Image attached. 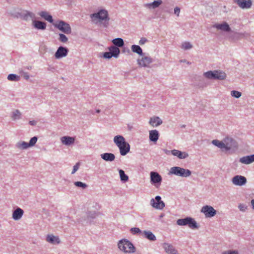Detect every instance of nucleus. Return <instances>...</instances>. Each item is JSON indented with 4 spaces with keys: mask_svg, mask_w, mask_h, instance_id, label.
Segmentation results:
<instances>
[{
    "mask_svg": "<svg viewBox=\"0 0 254 254\" xmlns=\"http://www.w3.org/2000/svg\"><path fill=\"white\" fill-rule=\"evenodd\" d=\"M91 17L93 21L99 22L105 27H107L109 25L110 18L108 16V11L105 9H101L98 12L91 14Z\"/></svg>",
    "mask_w": 254,
    "mask_h": 254,
    "instance_id": "nucleus-1",
    "label": "nucleus"
},
{
    "mask_svg": "<svg viewBox=\"0 0 254 254\" xmlns=\"http://www.w3.org/2000/svg\"><path fill=\"white\" fill-rule=\"evenodd\" d=\"M114 141L120 149L122 155L125 156L130 150L129 144L126 141L125 138L122 135H117L114 138Z\"/></svg>",
    "mask_w": 254,
    "mask_h": 254,
    "instance_id": "nucleus-2",
    "label": "nucleus"
},
{
    "mask_svg": "<svg viewBox=\"0 0 254 254\" xmlns=\"http://www.w3.org/2000/svg\"><path fill=\"white\" fill-rule=\"evenodd\" d=\"M234 143V140L232 139L227 138L224 140V142L220 141L218 140H213L212 143L224 150H230Z\"/></svg>",
    "mask_w": 254,
    "mask_h": 254,
    "instance_id": "nucleus-3",
    "label": "nucleus"
},
{
    "mask_svg": "<svg viewBox=\"0 0 254 254\" xmlns=\"http://www.w3.org/2000/svg\"><path fill=\"white\" fill-rule=\"evenodd\" d=\"M118 247L122 251L127 253H134L135 250L132 244L125 239L122 240L119 242Z\"/></svg>",
    "mask_w": 254,
    "mask_h": 254,
    "instance_id": "nucleus-4",
    "label": "nucleus"
},
{
    "mask_svg": "<svg viewBox=\"0 0 254 254\" xmlns=\"http://www.w3.org/2000/svg\"><path fill=\"white\" fill-rule=\"evenodd\" d=\"M169 174H174L183 177H187L191 175V172L188 169H185L179 167H173L170 169Z\"/></svg>",
    "mask_w": 254,
    "mask_h": 254,
    "instance_id": "nucleus-5",
    "label": "nucleus"
},
{
    "mask_svg": "<svg viewBox=\"0 0 254 254\" xmlns=\"http://www.w3.org/2000/svg\"><path fill=\"white\" fill-rule=\"evenodd\" d=\"M204 75L206 78L208 79H214L219 80L224 79L226 77L225 72L219 70H214L213 71H209L205 72Z\"/></svg>",
    "mask_w": 254,
    "mask_h": 254,
    "instance_id": "nucleus-6",
    "label": "nucleus"
},
{
    "mask_svg": "<svg viewBox=\"0 0 254 254\" xmlns=\"http://www.w3.org/2000/svg\"><path fill=\"white\" fill-rule=\"evenodd\" d=\"M177 223L180 226L188 225L189 227L191 229H195L197 227L196 222L194 219L190 217L178 219L177 221Z\"/></svg>",
    "mask_w": 254,
    "mask_h": 254,
    "instance_id": "nucleus-7",
    "label": "nucleus"
},
{
    "mask_svg": "<svg viewBox=\"0 0 254 254\" xmlns=\"http://www.w3.org/2000/svg\"><path fill=\"white\" fill-rule=\"evenodd\" d=\"M54 25L60 31L65 34H69L71 33V28L69 25L63 21H58L54 23Z\"/></svg>",
    "mask_w": 254,
    "mask_h": 254,
    "instance_id": "nucleus-8",
    "label": "nucleus"
},
{
    "mask_svg": "<svg viewBox=\"0 0 254 254\" xmlns=\"http://www.w3.org/2000/svg\"><path fill=\"white\" fill-rule=\"evenodd\" d=\"M151 205L154 208L161 210L165 207L164 202L161 200L160 196H156L155 198H152L150 200Z\"/></svg>",
    "mask_w": 254,
    "mask_h": 254,
    "instance_id": "nucleus-9",
    "label": "nucleus"
},
{
    "mask_svg": "<svg viewBox=\"0 0 254 254\" xmlns=\"http://www.w3.org/2000/svg\"><path fill=\"white\" fill-rule=\"evenodd\" d=\"M201 212L204 214L206 217H213L216 213V211L212 206L209 205L203 206Z\"/></svg>",
    "mask_w": 254,
    "mask_h": 254,
    "instance_id": "nucleus-10",
    "label": "nucleus"
},
{
    "mask_svg": "<svg viewBox=\"0 0 254 254\" xmlns=\"http://www.w3.org/2000/svg\"><path fill=\"white\" fill-rule=\"evenodd\" d=\"M246 178L242 176H236L233 178V183L237 186H242L246 184Z\"/></svg>",
    "mask_w": 254,
    "mask_h": 254,
    "instance_id": "nucleus-11",
    "label": "nucleus"
},
{
    "mask_svg": "<svg viewBox=\"0 0 254 254\" xmlns=\"http://www.w3.org/2000/svg\"><path fill=\"white\" fill-rule=\"evenodd\" d=\"M68 52V50L63 47H60L55 53V56L57 59H60L65 57Z\"/></svg>",
    "mask_w": 254,
    "mask_h": 254,
    "instance_id": "nucleus-12",
    "label": "nucleus"
},
{
    "mask_svg": "<svg viewBox=\"0 0 254 254\" xmlns=\"http://www.w3.org/2000/svg\"><path fill=\"white\" fill-rule=\"evenodd\" d=\"M150 179L153 184L160 183L162 181L161 176L158 173L154 172L150 173Z\"/></svg>",
    "mask_w": 254,
    "mask_h": 254,
    "instance_id": "nucleus-13",
    "label": "nucleus"
},
{
    "mask_svg": "<svg viewBox=\"0 0 254 254\" xmlns=\"http://www.w3.org/2000/svg\"><path fill=\"white\" fill-rule=\"evenodd\" d=\"M238 5L242 8H249L252 5L250 0H236Z\"/></svg>",
    "mask_w": 254,
    "mask_h": 254,
    "instance_id": "nucleus-14",
    "label": "nucleus"
},
{
    "mask_svg": "<svg viewBox=\"0 0 254 254\" xmlns=\"http://www.w3.org/2000/svg\"><path fill=\"white\" fill-rule=\"evenodd\" d=\"M163 248L165 252L168 254H177V251L174 248L172 245L168 243H164Z\"/></svg>",
    "mask_w": 254,
    "mask_h": 254,
    "instance_id": "nucleus-15",
    "label": "nucleus"
},
{
    "mask_svg": "<svg viewBox=\"0 0 254 254\" xmlns=\"http://www.w3.org/2000/svg\"><path fill=\"white\" fill-rule=\"evenodd\" d=\"M240 162L243 164H249L254 162V154L243 157L240 159Z\"/></svg>",
    "mask_w": 254,
    "mask_h": 254,
    "instance_id": "nucleus-16",
    "label": "nucleus"
},
{
    "mask_svg": "<svg viewBox=\"0 0 254 254\" xmlns=\"http://www.w3.org/2000/svg\"><path fill=\"white\" fill-rule=\"evenodd\" d=\"M23 213L24 211L22 209L17 208L13 212L12 218L15 220H19L23 216Z\"/></svg>",
    "mask_w": 254,
    "mask_h": 254,
    "instance_id": "nucleus-17",
    "label": "nucleus"
},
{
    "mask_svg": "<svg viewBox=\"0 0 254 254\" xmlns=\"http://www.w3.org/2000/svg\"><path fill=\"white\" fill-rule=\"evenodd\" d=\"M152 62V59L148 57H142L138 60V64L142 66H147Z\"/></svg>",
    "mask_w": 254,
    "mask_h": 254,
    "instance_id": "nucleus-18",
    "label": "nucleus"
},
{
    "mask_svg": "<svg viewBox=\"0 0 254 254\" xmlns=\"http://www.w3.org/2000/svg\"><path fill=\"white\" fill-rule=\"evenodd\" d=\"M162 124V121L158 117H153L150 118L149 121V124L153 127H157Z\"/></svg>",
    "mask_w": 254,
    "mask_h": 254,
    "instance_id": "nucleus-19",
    "label": "nucleus"
},
{
    "mask_svg": "<svg viewBox=\"0 0 254 254\" xmlns=\"http://www.w3.org/2000/svg\"><path fill=\"white\" fill-rule=\"evenodd\" d=\"M61 140L63 144L69 145L74 143L75 139L72 137L65 136L61 137Z\"/></svg>",
    "mask_w": 254,
    "mask_h": 254,
    "instance_id": "nucleus-20",
    "label": "nucleus"
},
{
    "mask_svg": "<svg viewBox=\"0 0 254 254\" xmlns=\"http://www.w3.org/2000/svg\"><path fill=\"white\" fill-rule=\"evenodd\" d=\"M214 27L217 29L221 30L222 31L227 32L230 31V28L229 27V25L226 22H224L221 24H215L214 25Z\"/></svg>",
    "mask_w": 254,
    "mask_h": 254,
    "instance_id": "nucleus-21",
    "label": "nucleus"
},
{
    "mask_svg": "<svg viewBox=\"0 0 254 254\" xmlns=\"http://www.w3.org/2000/svg\"><path fill=\"white\" fill-rule=\"evenodd\" d=\"M171 153L173 155L177 156L180 159L186 158L188 156L187 153L176 149L172 150Z\"/></svg>",
    "mask_w": 254,
    "mask_h": 254,
    "instance_id": "nucleus-22",
    "label": "nucleus"
},
{
    "mask_svg": "<svg viewBox=\"0 0 254 254\" xmlns=\"http://www.w3.org/2000/svg\"><path fill=\"white\" fill-rule=\"evenodd\" d=\"M38 14L45 20L49 21V22L52 23L53 22L52 16L50 15L48 12L42 11L40 12Z\"/></svg>",
    "mask_w": 254,
    "mask_h": 254,
    "instance_id": "nucleus-23",
    "label": "nucleus"
},
{
    "mask_svg": "<svg viewBox=\"0 0 254 254\" xmlns=\"http://www.w3.org/2000/svg\"><path fill=\"white\" fill-rule=\"evenodd\" d=\"M33 25L37 29L44 30L46 28V24L45 22L34 20L33 21Z\"/></svg>",
    "mask_w": 254,
    "mask_h": 254,
    "instance_id": "nucleus-24",
    "label": "nucleus"
},
{
    "mask_svg": "<svg viewBox=\"0 0 254 254\" xmlns=\"http://www.w3.org/2000/svg\"><path fill=\"white\" fill-rule=\"evenodd\" d=\"M159 138V133L156 130H152L149 131V139L151 141L156 142Z\"/></svg>",
    "mask_w": 254,
    "mask_h": 254,
    "instance_id": "nucleus-25",
    "label": "nucleus"
},
{
    "mask_svg": "<svg viewBox=\"0 0 254 254\" xmlns=\"http://www.w3.org/2000/svg\"><path fill=\"white\" fill-rule=\"evenodd\" d=\"M162 3V1L161 0H157L152 3H146L145 4V6L149 9L155 8L158 7Z\"/></svg>",
    "mask_w": 254,
    "mask_h": 254,
    "instance_id": "nucleus-26",
    "label": "nucleus"
},
{
    "mask_svg": "<svg viewBox=\"0 0 254 254\" xmlns=\"http://www.w3.org/2000/svg\"><path fill=\"white\" fill-rule=\"evenodd\" d=\"M103 159L107 161H112L114 160L115 156L113 153H105L101 155Z\"/></svg>",
    "mask_w": 254,
    "mask_h": 254,
    "instance_id": "nucleus-27",
    "label": "nucleus"
},
{
    "mask_svg": "<svg viewBox=\"0 0 254 254\" xmlns=\"http://www.w3.org/2000/svg\"><path fill=\"white\" fill-rule=\"evenodd\" d=\"M46 240L47 242L52 244H59L60 242L58 237H55L52 235H48Z\"/></svg>",
    "mask_w": 254,
    "mask_h": 254,
    "instance_id": "nucleus-28",
    "label": "nucleus"
},
{
    "mask_svg": "<svg viewBox=\"0 0 254 254\" xmlns=\"http://www.w3.org/2000/svg\"><path fill=\"white\" fill-rule=\"evenodd\" d=\"M16 146L17 148L20 149H25L29 147L28 143L25 141H20L17 143Z\"/></svg>",
    "mask_w": 254,
    "mask_h": 254,
    "instance_id": "nucleus-29",
    "label": "nucleus"
},
{
    "mask_svg": "<svg viewBox=\"0 0 254 254\" xmlns=\"http://www.w3.org/2000/svg\"><path fill=\"white\" fill-rule=\"evenodd\" d=\"M109 51L115 57H117L120 53L119 49L115 46H111L109 48Z\"/></svg>",
    "mask_w": 254,
    "mask_h": 254,
    "instance_id": "nucleus-30",
    "label": "nucleus"
},
{
    "mask_svg": "<svg viewBox=\"0 0 254 254\" xmlns=\"http://www.w3.org/2000/svg\"><path fill=\"white\" fill-rule=\"evenodd\" d=\"M112 42L115 45L119 47H122L124 44L123 40L120 38L114 39Z\"/></svg>",
    "mask_w": 254,
    "mask_h": 254,
    "instance_id": "nucleus-31",
    "label": "nucleus"
},
{
    "mask_svg": "<svg viewBox=\"0 0 254 254\" xmlns=\"http://www.w3.org/2000/svg\"><path fill=\"white\" fill-rule=\"evenodd\" d=\"M131 50L133 52L136 53L140 55L142 54L141 48L138 45H132L131 46Z\"/></svg>",
    "mask_w": 254,
    "mask_h": 254,
    "instance_id": "nucleus-32",
    "label": "nucleus"
},
{
    "mask_svg": "<svg viewBox=\"0 0 254 254\" xmlns=\"http://www.w3.org/2000/svg\"><path fill=\"white\" fill-rule=\"evenodd\" d=\"M145 237L148 239L152 241L156 240V237L150 231H144V232Z\"/></svg>",
    "mask_w": 254,
    "mask_h": 254,
    "instance_id": "nucleus-33",
    "label": "nucleus"
},
{
    "mask_svg": "<svg viewBox=\"0 0 254 254\" xmlns=\"http://www.w3.org/2000/svg\"><path fill=\"white\" fill-rule=\"evenodd\" d=\"M119 174L121 178V180L122 181L127 182L128 180V176L125 174V172L122 170H119Z\"/></svg>",
    "mask_w": 254,
    "mask_h": 254,
    "instance_id": "nucleus-34",
    "label": "nucleus"
},
{
    "mask_svg": "<svg viewBox=\"0 0 254 254\" xmlns=\"http://www.w3.org/2000/svg\"><path fill=\"white\" fill-rule=\"evenodd\" d=\"M7 79L10 81H18L19 77L16 74H10L8 75Z\"/></svg>",
    "mask_w": 254,
    "mask_h": 254,
    "instance_id": "nucleus-35",
    "label": "nucleus"
},
{
    "mask_svg": "<svg viewBox=\"0 0 254 254\" xmlns=\"http://www.w3.org/2000/svg\"><path fill=\"white\" fill-rule=\"evenodd\" d=\"M29 18H30L31 19L34 18L35 14L31 12L27 11L26 13L25 14L24 18L27 20L29 19Z\"/></svg>",
    "mask_w": 254,
    "mask_h": 254,
    "instance_id": "nucleus-36",
    "label": "nucleus"
},
{
    "mask_svg": "<svg viewBox=\"0 0 254 254\" xmlns=\"http://www.w3.org/2000/svg\"><path fill=\"white\" fill-rule=\"evenodd\" d=\"M182 48L185 50H188L191 49L192 46L191 44L189 42H184L182 44Z\"/></svg>",
    "mask_w": 254,
    "mask_h": 254,
    "instance_id": "nucleus-37",
    "label": "nucleus"
},
{
    "mask_svg": "<svg viewBox=\"0 0 254 254\" xmlns=\"http://www.w3.org/2000/svg\"><path fill=\"white\" fill-rule=\"evenodd\" d=\"M21 113L18 110H16L13 113L12 118L13 120L18 119L20 118Z\"/></svg>",
    "mask_w": 254,
    "mask_h": 254,
    "instance_id": "nucleus-38",
    "label": "nucleus"
},
{
    "mask_svg": "<svg viewBox=\"0 0 254 254\" xmlns=\"http://www.w3.org/2000/svg\"><path fill=\"white\" fill-rule=\"evenodd\" d=\"M231 94L232 96L235 97L237 98L240 97L241 96V92L235 90L231 91Z\"/></svg>",
    "mask_w": 254,
    "mask_h": 254,
    "instance_id": "nucleus-39",
    "label": "nucleus"
},
{
    "mask_svg": "<svg viewBox=\"0 0 254 254\" xmlns=\"http://www.w3.org/2000/svg\"><path fill=\"white\" fill-rule=\"evenodd\" d=\"M74 185L76 186V187H81L83 189L87 187V185L85 183H83L81 182H75L74 183Z\"/></svg>",
    "mask_w": 254,
    "mask_h": 254,
    "instance_id": "nucleus-40",
    "label": "nucleus"
},
{
    "mask_svg": "<svg viewBox=\"0 0 254 254\" xmlns=\"http://www.w3.org/2000/svg\"><path fill=\"white\" fill-rule=\"evenodd\" d=\"M37 141V138L36 136L32 137L30 139L29 143H28L29 146L31 147L34 146L36 144Z\"/></svg>",
    "mask_w": 254,
    "mask_h": 254,
    "instance_id": "nucleus-41",
    "label": "nucleus"
},
{
    "mask_svg": "<svg viewBox=\"0 0 254 254\" xmlns=\"http://www.w3.org/2000/svg\"><path fill=\"white\" fill-rule=\"evenodd\" d=\"M60 40L64 43H65L67 41V38L63 34H60Z\"/></svg>",
    "mask_w": 254,
    "mask_h": 254,
    "instance_id": "nucleus-42",
    "label": "nucleus"
},
{
    "mask_svg": "<svg viewBox=\"0 0 254 254\" xmlns=\"http://www.w3.org/2000/svg\"><path fill=\"white\" fill-rule=\"evenodd\" d=\"M80 164L79 163H77L74 166L73 170L71 172L72 174H74L79 169Z\"/></svg>",
    "mask_w": 254,
    "mask_h": 254,
    "instance_id": "nucleus-43",
    "label": "nucleus"
},
{
    "mask_svg": "<svg viewBox=\"0 0 254 254\" xmlns=\"http://www.w3.org/2000/svg\"><path fill=\"white\" fill-rule=\"evenodd\" d=\"M112 57H114L113 54L110 52H105L104 54V57L106 59H110L112 58Z\"/></svg>",
    "mask_w": 254,
    "mask_h": 254,
    "instance_id": "nucleus-44",
    "label": "nucleus"
},
{
    "mask_svg": "<svg viewBox=\"0 0 254 254\" xmlns=\"http://www.w3.org/2000/svg\"><path fill=\"white\" fill-rule=\"evenodd\" d=\"M131 232L133 234H136L139 233L140 231L139 228H132L130 230Z\"/></svg>",
    "mask_w": 254,
    "mask_h": 254,
    "instance_id": "nucleus-45",
    "label": "nucleus"
},
{
    "mask_svg": "<svg viewBox=\"0 0 254 254\" xmlns=\"http://www.w3.org/2000/svg\"><path fill=\"white\" fill-rule=\"evenodd\" d=\"M222 254H238V253L237 251H228L224 252Z\"/></svg>",
    "mask_w": 254,
    "mask_h": 254,
    "instance_id": "nucleus-46",
    "label": "nucleus"
},
{
    "mask_svg": "<svg viewBox=\"0 0 254 254\" xmlns=\"http://www.w3.org/2000/svg\"><path fill=\"white\" fill-rule=\"evenodd\" d=\"M147 41V39L145 38H141L139 41V44L141 45L145 44Z\"/></svg>",
    "mask_w": 254,
    "mask_h": 254,
    "instance_id": "nucleus-47",
    "label": "nucleus"
},
{
    "mask_svg": "<svg viewBox=\"0 0 254 254\" xmlns=\"http://www.w3.org/2000/svg\"><path fill=\"white\" fill-rule=\"evenodd\" d=\"M180 11V9L179 7H177L175 8L174 12L175 14H176L177 15V16H179Z\"/></svg>",
    "mask_w": 254,
    "mask_h": 254,
    "instance_id": "nucleus-48",
    "label": "nucleus"
},
{
    "mask_svg": "<svg viewBox=\"0 0 254 254\" xmlns=\"http://www.w3.org/2000/svg\"><path fill=\"white\" fill-rule=\"evenodd\" d=\"M29 124L31 125H35L36 124V122L34 121H30L29 122Z\"/></svg>",
    "mask_w": 254,
    "mask_h": 254,
    "instance_id": "nucleus-49",
    "label": "nucleus"
},
{
    "mask_svg": "<svg viewBox=\"0 0 254 254\" xmlns=\"http://www.w3.org/2000/svg\"><path fill=\"white\" fill-rule=\"evenodd\" d=\"M251 204L253 207V208L254 209V199H252L251 201Z\"/></svg>",
    "mask_w": 254,
    "mask_h": 254,
    "instance_id": "nucleus-50",
    "label": "nucleus"
},
{
    "mask_svg": "<svg viewBox=\"0 0 254 254\" xmlns=\"http://www.w3.org/2000/svg\"><path fill=\"white\" fill-rule=\"evenodd\" d=\"M25 78L26 79H28L29 78V76L28 75H25L24 76Z\"/></svg>",
    "mask_w": 254,
    "mask_h": 254,
    "instance_id": "nucleus-51",
    "label": "nucleus"
},
{
    "mask_svg": "<svg viewBox=\"0 0 254 254\" xmlns=\"http://www.w3.org/2000/svg\"><path fill=\"white\" fill-rule=\"evenodd\" d=\"M239 207H240V209L241 210H244L243 208H241V205H240Z\"/></svg>",
    "mask_w": 254,
    "mask_h": 254,
    "instance_id": "nucleus-52",
    "label": "nucleus"
},
{
    "mask_svg": "<svg viewBox=\"0 0 254 254\" xmlns=\"http://www.w3.org/2000/svg\"><path fill=\"white\" fill-rule=\"evenodd\" d=\"M100 111L99 110H97V113H99Z\"/></svg>",
    "mask_w": 254,
    "mask_h": 254,
    "instance_id": "nucleus-53",
    "label": "nucleus"
}]
</instances>
